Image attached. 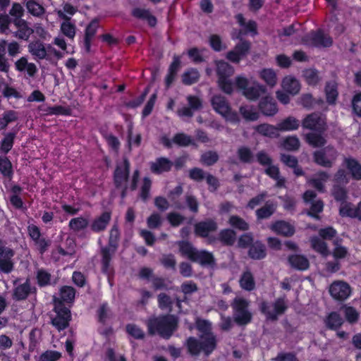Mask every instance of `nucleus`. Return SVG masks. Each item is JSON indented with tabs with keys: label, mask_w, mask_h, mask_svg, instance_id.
<instances>
[{
	"label": "nucleus",
	"mask_w": 361,
	"mask_h": 361,
	"mask_svg": "<svg viewBox=\"0 0 361 361\" xmlns=\"http://www.w3.org/2000/svg\"><path fill=\"white\" fill-rule=\"evenodd\" d=\"M196 325L201 334L200 342L195 338H189L187 342L188 350L193 355H197L201 351L209 354L214 350L216 342L214 335L211 332V323L206 320L197 319Z\"/></svg>",
	"instance_id": "obj_1"
},
{
	"label": "nucleus",
	"mask_w": 361,
	"mask_h": 361,
	"mask_svg": "<svg viewBox=\"0 0 361 361\" xmlns=\"http://www.w3.org/2000/svg\"><path fill=\"white\" fill-rule=\"evenodd\" d=\"M177 319L173 315L154 318L149 321L148 328L151 334H159L162 337L169 338L175 331Z\"/></svg>",
	"instance_id": "obj_2"
},
{
	"label": "nucleus",
	"mask_w": 361,
	"mask_h": 361,
	"mask_svg": "<svg viewBox=\"0 0 361 361\" xmlns=\"http://www.w3.org/2000/svg\"><path fill=\"white\" fill-rule=\"evenodd\" d=\"M235 82L236 87L250 100H257L261 95L267 93V87L257 82H253L252 86H248L249 80L244 76H237Z\"/></svg>",
	"instance_id": "obj_3"
},
{
	"label": "nucleus",
	"mask_w": 361,
	"mask_h": 361,
	"mask_svg": "<svg viewBox=\"0 0 361 361\" xmlns=\"http://www.w3.org/2000/svg\"><path fill=\"white\" fill-rule=\"evenodd\" d=\"M233 73V68L228 63L223 61H216L218 85L221 90L226 94H231L233 90V84L229 79Z\"/></svg>",
	"instance_id": "obj_4"
},
{
	"label": "nucleus",
	"mask_w": 361,
	"mask_h": 361,
	"mask_svg": "<svg viewBox=\"0 0 361 361\" xmlns=\"http://www.w3.org/2000/svg\"><path fill=\"white\" fill-rule=\"evenodd\" d=\"M212 105L214 111L231 123H238V114L231 111V109L224 97L216 95L212 98Z\"/></svg>",
	"instance_id": "obj_5"
},
{
	"label": "nucleus",
	"mask_w": 361,
	"mask_h": 361,
	"mask_svg": "<svg viewBox=\"0 0 361 361\" xmlns=\"http://www.w3.org/2000/svg\"><path fill=\"white\" fill-rule=\"evenodd\" d=\"M235 322L239 325L248 324L252 319V314L248 310V302L240 297H236L232 305Z\"/></svg>",
	"instance_id": "obj_6"
},
{
	"label": "nucleus",
	"mask_w": 361,
	"mask_h": 361,
	"mask_svg": "<svg viewBox=\"0 0 361 361\" xmlns=\"http://www.w3.org/2000/svg\"><path fill=\"white\" fill-rule=\"evenodd\" d=\"M54 310L56 317L52 319V324L59 331L66 329L71 319L70 310L63 306L59 298H54Z\"/></svg>",
	"instance_id": "obj_7"
},
{
	"label": "nucleus",
	"mask_w": 361,
	"mask_h": 361,
	"mask_svg": "<svg viewBox=\"0 0 361 361\" xmlns=\"http://www.w3.org/2000/svg\"><path fill=\"white\" fill-rule=\"evenodd\" d=\"M119 233L116 226H114L110 231L109 245L107 247L102 250V270L107 273L109 271V262L112 255L116 248V242L118 238Z\"/></svg>",
	"instance_id": "obj_8"
},
{
	"label": "nucleus",
	"mask_w": 361,
	"mask_h": 361,
	"mask_svg": "<svg viewBox=\"0 0 361 361\" xmlns=\"http://www.w3.org/2000/svg\"><path fill=\"white\" fill-rule=\"evenodd\" d=\"M317 164L324 167H331L337 157L336 151L332 147H326L314 153Z\"/></svg>",
	"instance_id": "obj_9"
},
{
	"label": "nucleus",
	"mask_w": 361,
	"mask_h": 361,
	"mask_svg": "<svg viewBox=\"0 0 361 361\" xmlns=\"http://www.w3.org/2000/svg\"><path fill=\"white\" fill-rule=\"evenodd\" d=\"M287 308L286 302L283 298L276 300L272 306L262 303V311L267 315L268 319H276L278 315L283 314Z\"/></svg>",
	"instance_id": "obj_10"
},
{
	"label": "nucleus",
	"mask_w": 361,
	"mask_h": 361,
	"mask_svg": "<svg viewBox=\"0 0 361 361\" xmlns=\"http://www.w3.org/2000/svg\"><path fill=\"white\" fill-rule=\"evenodd\" d=\"M329 292L334 298L343 300L350 296L351 289L346 282L343 281H336L332 283L330 286Z\"/></svg>",
	"instance_id": "obj_11"
},
{
	"label": "nucleus",
	"mask_w": 361,
	"mask_h": 361,
	"mask_svg": "<svg viewBox=\"0 0 361 361\" xmlns=\"http://www.w3.org/2000/svg\"><path fill=\"white\" fill-rule=\"evenodd\" d=\"M305 43L314 47H329L332 44L331 38L322 31L312 32L306 37Z\"/></svg>",
	"instance_id": "obj_12"
},
{
	"label": "nucleus",
	"mask_w": 361,
	"mask_h": 361,
	"mask_svg": "<svg viewBox=\"0 0 361 361\" xmlns=\"http://www.w3.org/2000/svg\"><path fill=\"white\" fill-rule=\"evenodd\" d=\"M302 126L305 128L322 131L325 130L326 119L319 114H312L304 118Z\"/></svg>",
	"instance_id": "obj_13"
},
{
	"label": "nucleus",
	"mask_w": 361,
	"mask_h": 361,
	"mask_svg": "<svg viewBox=\"0 0 361 361\" xmlns=\"http://www.w3.org/2000/svg\"><path fill=\"white\" fill-rule=\"evenodd\" d=\"M259 78L266 84L267 87L274 88L278 83V75L276 71L264 68L258 71Z\"/></svg>",
	"instance_id": "obj_14"
},
{
	"label": "nucleus",
	"mask_w": 361,
	"mask_h": 361,
	"mask_svg": "<svg viewBox=\"0 0 361 361\" xmlns=\"http://www.w3.org/2000/svg\"><path fill=\"white\" fill-rule=\"evenodd\" d=\"M129 162L124 159L118 164L114 173V180L118 186L124 185L127 180L129 172Z\"/></svg>",
	"instance_id": "obj_15"
},
{
	"label": "nucleus",
	"mask_w": 361,
	"mask_h": 361,
	"mask_svg": "<svg viewBox=\"0 0 361 361\" xmlns=\"http://www.w3.org/2000/svg\"><path fill=\"white\" fill-rule=\"evenodd\" d=\"M13 256V252L10 248L0 249V270L9 273L13 269V263L11 260Z\"/></svg>",
	"instance_id": "obj_16"
},
{
	"label": "nucleus",
	"mask_w": 361,
	"mask_h": 361,
	"mask_svg": "<svg viewBox=\"0 0 361 361\" xmlns=\"http://www.w3.org/2000/svg\"><path fill=\"white\" fill-rule=\"evenodd\" d=\"M250 48V44L247 42H241L236 45L235 49L229 51L227 54V59L234 63H238L244 56Z\"/></svg>",
	"instance_id": "obj_17"
},
{
	"label": "nucleus",
	"mask_w": 361,
	"mask_h": 361,
	"mask_svg": "<svg viewBox=\"0 0 361 361\" xmlns=\"http://www.w3.org/2000/svg\"><path fill=\"white\" fill-rule=\"evenodd\" d=\"M281 87L291 95L297 94L300 90L299 81L291 75L284 77L281 81Z\"/></svg>",
	"instance_id": "obj_18"
},
{
	"label": "nucleus",
	"mask_w": 361,
	"mask_h": 361,
	"mask_svg": "<svg viewBox=\"0 0 361 361\" xmlns=\"http://www.w3.org/2000/svg\"><path fill=\"white\" fill-rule=\"evenodd\" d=\"M28 51L35 60H42L47 58L46 45L39 40L31 42L28 44Z\"/></svg>",
	"instance_id": "obj_19"
},
{
	"label": "nucleus",
	"mask_w": 361,
	"mask_h": 361,
	"mask_svg": "<svg viewBox=\"0 0 361 361\" xmlns=\"http://www.w3.org/2000/svg\"><path fill=\"white\" fill-rule=\"evenodd\" d=\"M259 108L266 116H273L278 111L276 103L270 95H266L259 103Z\"/></svg>",
	"instance_id": "obj_20"
},
{
	"label": "nucleus",
	"mask_w": 361,
	"mask_h": 361,
	"mask_svg": "<svg viewBox=\"0 0 361 361\" xmlns=\"http://www.w3.org/2000/svg\"><path fill=\"white\" fill-rule=\"evenodd\" d=\"M343 166L345 167L355 180H361V164L355 159L345 158Z\"/></svg>",
	"instance_id": "obj_21"
},
{
	"label": "nucleus",
	"mask_w": 361,
	"mask_h": 361,
	"mask_svg": "<svg viewBox=\"0 0 361 361\" xmlns=\"http://www.w3.org/2000/svg\"><path fill=\"white\" fill-rule=\"evenodd\" d=\"M161 143L167 147H170L172 143H175L180 146H187L192 143V140L190 136H188L183 133H178L176 135L172 141H171L167 137L163 136L161 138Z\"/></svg>",
	"instance_id": "obj_22"
},
{
	"label": "nucleus",
	"mask_w": 361,
	"mask_h": 361,
	"mask_svg": "<svg viewBox=\"0 0 361 361\" xmlns=\"http://www.w3.org/2000/svg\"><path fill=\"white\" fill-rule=\"evenodd\" d=\"M188 104L190 107H183L178 111V114L180 116L191 117L193 114L192 111L199 109L202 103L200 99L196 97L189 96L188 97Z\"/></svg>",
	"instance_id": "obj_23"
},
{
	"label": "nucleus",
	"mask_w": 361,
	"mask_h": 361,
	"mask_svg": "<svg viewBox=\"0 0 361 361\" xmlns=\"http://www.w3.org/2000/svg\"><path fill=\"white\" fill-rule=\"evenodd\" d=\"M340 214L343 216L356 217L361 220V202L357 207H355L350 203H341L340 207Z\"/></svg>",
	"instance_id": "obj_24"
},
{
	"label": "nucleus",
	"mask_w": 361,
	"mask_h": 361,
	"mask_svg": "<svg viewBox=\"0 0 361 361\" xmlns=\"http://www.w3.org/2000/svg\"><path fill=\"white\" fill-rule=\"evenodd\" d=\"M15 25L18 27V30L15 33V36L20 39L27 40L34 30L30 28L27 23L21 19H16L14 21Z\"/></svg>",
	"instance_id": "obj_25"
},
{
	"label": "nucleus",
	"mask_w": 361,
	"mask_h": 361,
	"mask_svg": "<svg viewBox=\"0 0 361 361\" xmlns=\"http://www.w3.org/2000/svg\"><path fill=\"white\" fill-rule=\"evenodd\" d=\"M270 228L275 233L284 236L292 235L295 233L294 227L286 221H279L273 224Z\"/></svg>",
	"instance_id": "obj_26"
},
{
	"label": "nucleus",
	"mask_w": 361,
	"mask_h": 361,
	"mask_svg": "<svg viewBox=\"0 0 361 361\" xmlns=\"http://www.w3.org/2000/svg\"><path fill=\"white\" fill-rule=\"evenodd\" d=\"M111 219V213L109 212H104L101 216L96 218L91 224V228L94 232L104 231Z\"/></svg>",
	"instance_id": "obj_27"
},
{
	"label": "nucleus",
	"mask_w": 361,
	"mask_h": 361,
	"mask_svg": "<svg viewBox=\"0 0 361 361\" xmlns=\"http://www.w3.org/2000/svg\"><path fill=\"white\" fill-rule=\"evenodd\" d=\"M173 166L172 161L164 157L157 159L151 164V170L156 173H161L169 171Z\"/></svg>",
	"instance_id": "obj_28"
},
{
	"label": "nucleus",
	"mask_w": 361,
	"mask_h": 361,
	"mask_svg": "<svg viewBox=\"0 0 361 361\" xmlns=\"http://www.w3.org/2000/svg\"><path fill=\"white\" fill-rule=\"evenodd\" d=\"M99 27V21L96 19L92 20L87 26L85 32V45L87 51L90 50L91 42Z\"/></svg>",
	"instance_id": "obj_29"
},
{
	"label": "nucleus",
	"mask_w": 361,
	"mask_h": 361,
	"mask_svg": "<svg viewBox=\"0 0 361 361\" xmlns=\"http://www.w3.org/2000/svg\"><path fill=\"white\" fill-rule=\"evenodd\" d=\"M277 126L280 131H293L298 129L300 121L293 116H289L279 123Z\"/></svg>",
	"instance_id": "obj_30"
},
{
	"label": "nucleus",
	"mask_w": 361,
	"mask_h": 361,
	"mask_svg": "<svg viewBox=\"0 0 361 361\" xmlns=\"http://www.w3.org/2000/svg\"><path fill=\"white\" fill-rule=\"evenodd\" d=\"M216 229V224L213 221L200 222L195 226V232L197 235L205 237L212 231Z\"/></svg>",
	"instance_id": "obj_31"
},
{
	"label": "nucleus",
	"mask_w": 361,
	"mask_h": 361,
	"mask_svg": "<svg viewBox=\"0 0 361 361\" xmlns=\"http://www.w3.org/2000/svg\"><path fill=\"white\" fill-rule=\"evenodd\" d=\"M192 261L206 266H213L214 264V259L212 254L204 250L197 251Z\"/></svg>",
	"instance_id": "obj_32"
},
{
	"label": "nucleus",
	"mask_w": 361,
	"mask_h": 361,
	"mask_svg": "<svg viewBox=\"0 0 361 361\" xmlns=\"http://www.w3.org/2000/svg\"><path fill=\"white\" fill-rule=\"evenodd\" d=\"M240 113L245 120L251 121L257 120L259 116V113L257 109L250 105L240 106Z\"/></svg>",
	"instance_id": "obj_33"
},
{
	"label": "nucleus",
	"mask_w": 361,
	"mask_h": 361,
	"mask_svg": "<svg viewBox=\"0 0 361 361\" xmlns=\"http://www.w3.org/2000/svg\"><path fill=\"white\" fill-rule=\"evenodd\" d=\"M288 261L293 267L300 270H305L309 267L307 259L302 255H293L289 257Z\"/></svg>",
	"instance_id": "obj_34"
},
{
	"label": "nucleus",
	"mask_w": 361,
	"mask_h": 361,
	"mask_svg": "<svg viewBox=\"0 0 361 361\" xmlns=\"http://www.w3.org/2000/svg\"><path fill=\"white\" fill-rule=\"evenodd\" d=\"M329 180V175L321 172L315 175V176L308 180V183L317 189L319 191H323L325 183Z\"/></svg>",
	"instance_id": "obj_35"
},
{
	"label": "nucleus",
	"mask_w": 361,
	"mask_h": 361,
	"mask_svg": "<svg viewBox=\"0 0 361 361\" xmlns=\"http://www.w3.org/2000/svg\"><path fill=\"white\" fill-rule=\"evenodd\" d=\"M181 78L183 84L190 85L198 81L200 73L196 69L190 68L183 73Z\"/></svg>",
	"instance_id": "obj_36"
},
{
	"label": "nucleus",
	"mask_w": 361,
	"mask_h": 361,
	"mask_svg": "<svg viewBox=\"0 0 361 361\" xmlns=\"http://www.w3.org/2000/svg\"><path fill=\"white\" fill-rule=\"evenodd\" d=\"M255 130L264 136L276 137L279 135L278 126H273L269 124H262L255 127Z\"/></svg>",
	"instance_id": "obj_37"
},
{
	"label": "nucleus",
	"mask_w": 361,
	"mask_h": 361,
	"mask_svg": "<svg viewBox=\"0 0 361 361\" xmlns=\"http://www.w3.org/2000/svg\"><path fill=\"white\" fill-rule=\"evenodd\" d=\"M178 245L181 255L193 260L197 250H196L190 243L186 241L178 242Z\"/></svg>",
	"instance_id": "obj_38"
},
{
	"label": "nucleus",
	"mask_w": 361,
	"mask_h": 361,
	"mask_svg": "<svg viewBox=\"0 0 361 361\" xmlns=\"http://www.w3.org/2000/svg\"><path fill=\"white\" fill-rule=\"evenodd\" d=\"M249 255L256 259L264 258L266 255L264 245L259 242H255L250 248Z\"/></svg>",
	"instance_id": "obj_39"
},
{
	"label": "nucleus",
	"mask_w": 361,
	"mask_h": 361,
	"mask_svg": "<svg viewBox=\"0 0 361 361\" xmlns=\"http://www.w3.org/2000/svg\"><path fill=\"white\" fill-rule=\"evenodd\" d=\"M311 246L316 252L324 257L329 255L326 244L317 237L311 239Z\"/></svg>",
	"instance_id": "obj_40"
},
{
	"label": "nucleus",
	"mask_w": 361,
	"mask_h": 361,
	"mask_svg": "<svg viewBox=\"0 0 361 361\" xmlns=\"http://www.w3.org/2000/svg\"><path fill=\"white\" fill-rule=\"evenodd\" d=\"M89 224L87 219L80 216L73 218L69 221V227L74 231H80L85 228Z\"/></svg>",
	"instance_id": "obj_41"
},
{
	"label": "nucleus",
	"mask_w": 361,
	"mask_h": 361,
	"mask_svg": "<svg viewBox=\"0 0 361 361\" xmlns=\"http://www.w3.org/2000/svg\"><path fill=\"white\" fill-rule=\"evenodd\" d=\"M240 284L243 289L247 290H251L255 288L254 279L250 271L243 273L240 280Z\"/></svg>",
	"instance_id": "obj_42"
},
{
	"label": "nucleus",
	"mask_w": 361,
	"mask_h": 361,
	"mask_svg": "<svg viewBox=\"0 0 361 361\" xmlns=\"http://www.w3.org/2000/svg\"><path fill=\"white\" fill-rule=\"evenodd\" d=\"M61 32L68 37L73 39L75 35V25L70 20H65L61 25Z\"/></svg>",
	"instance_id": "obj_43"
},
{
	"label": "nucleus",
	"mask_w": 361,
	"mask_h": 361,
	"mask_svg": "<svg viewBox=\"0 0 361 361\" xmlns=\"http://www.w3.org/2000/svg\"><path fill=\"white\" fill-rule=\"evenodd\" d=\"M325 323L329 328L335 329L341 326L343 319L337 313L332 312L326 319Z\"/></svg>",
	"instance_id": "obj_44"
},
{
	"label": "nucleus",
	"mask_w": 361,
	"mask_h": 361,
	"mask_svg": "<svg viewBox=\"0 0 361 361\" xmlns=\"http://www.w3.org/2000/svg\"><path fill=\"white\" fill-rule=\"evenodd\" d=\"M326 97L327 102L329 104H334L337 97L338 91L335 82H329L326 85L325 88Z\"/></svg>",
	"instance_id": "obj_45"
},
{
	"label": "nucleus",
	"mask_w": 361,
	"mask_h": 361,
	"mask_svg": "<svg viewBox=\"0 0 361 361\" xmlns=\"http://www.w3.org/2000/svg\"><path fill=\"white\" fill-rule=\"evenodd\" d=\"M6 48V41H0V71L3 72H8L9 69V64L5 57Z\"/></svg>",
	"instance_id": "obj_46"
},
{
	"label": "nucleus",
	"mask_w": 361,
	"mask_h": 361,
	"mask_svg": "<svg viewBox=\"0 0 361 361\" xmlns=\"http://www.w3.org/2000/svg\"><path fill=\"white\" fill-rule=\"evenodd\" d=\"M265 171L268 176L276 180V185L278 187L283 186L285 182L284 179L280 178L279 169L276 166L269 165Z\"/></svg>",
	"instance_id": "obj_47"
},
{
	"label": "nucleus",
	"mask_w": 361,
	"mask_h": 361,
	"mask_svg": "<svg viewBox=\"0 0 361 361\" xmlns=\"http://www.w3.org/2000/svg\"><path fill=\"white\" fill-rule=\"evenodd\" d=\"M75 289L71 286H63L61 288L60 295L62 301L71 302L75 298Z\"/></svg>",
	"instance_id": "obj_48"
},
{
	"label": "nucleus",
	"mask_w": 361,
	"mask_h": 361,
	"mask_svg": "<svg viewBox=\"0 0 361 361\" xmlns=\"http://www.w3.org/2000/svg\"><path fill=\"white\" fill-rule=\"evenodd\" d=\"M30 291L28 281L16 288L14 296L17 300H23L27 298Z\"/></svg>",
	"instance_id": "obj_49"
},
{
	"label": "nucleus",
	"mask_w": 361,
	"mask_h": 361,
	"mask_svg": "<svg viewBox=\"0 0 361 361\" xmlns=\"http://www.w3.org/2000/svg\"><path fill=\"white\" fill-rule=\"evenodd\" d=\"M26 8L29 13L36 16L42 15L44 11V8L34 0H27Z\"/></svg>",
	"instance_id": "obj_50"
},
{
	"label": "nucleus",
	"mask_w": 361,
	"mask_h": 361,
	"mask_svg": "<svg viewBox=\"0 0 361 361\" xmlns=\"http://www.w3.org/2000/svg\"><path fill=\"white\" fill-rule=\"evenodd\" d=\"M305 81L310 85H315L319 80L318 73L314 69H307L303 73Z\"/></svg>",
	"instance_id": "obj_51"
},
{
	"label": "nucleus",
	"mask_w": 361,
	"mask_h": 361,
	"mask_svg": "<svg viewBox=\"0 0 361 361\" xmlns=\"http://www.w3.org/2000/svg\"><path fill=\"white\" fill-rule=\"evenodd\" d=\"M46 52L47 58H45L44 59L50 62H52L54 60H59L63 56V54L61 51L56 50L51 44L46 45Z\"/></svg>",
	"instance_id": "obj_52"
},
{
	"label": "nucleus",
	"mask_w": 361,
	"mask_h": 361,
	"mask_svg": "<svg viewBox=\"0 0 361 361\" xmlns=\"http://www.w3.org/2000/svg\"><path fill=\"white\" fill-rule=\"evenodd\" d=\"M0 171L4 176L12 174V164L6 157H0Z\"/></svg>",
	"instance_id": "obj_53"
},
{
	"label": "nucleus",
	"mask_w": 361,
	"mask_h": 361,
	"mask_svg": "<svg viewBox=\"0 0 361 361\" xmlns=\"http://www.w3.org/2000/svg\"><path fill=\"white\" fill-rule=\"evenodd\" d=\"M17 118L18 116L15 111H9L5 112L0 120V128L2 130L5 129L9 123L16 121Z\"/></svg>",
	"instance_id": "obj_54"
},
{
	"label": "nucleus",
	"mask_w": 361,
	"mask_h": 361,
	"mask_svg": "<svg viewBox=\"0 0 361 361\" xmlns=\"http://www.w3.org/2000/svg\"><path fill=\"white\" fill-rule=\"evenodd\" d=\"M56 12L60 18L64 20H70V17L68 16H71L74 15L76 12V8L69 4H65L63 6V9L58 10Z\"/></svg>",
	"instance_id": "obj_55"
},
{
	"label": "nucleus",
	"mask_w": 361,
	"mask_h": 361,
	"mask_svg": "<svg viewBox=\"0 0 361 361\" xmlns=\"http://www.w3.org/2000/svg\"><path fill=\"white\" fill-rule=\"evenodd\" d=\"M275 206L273 204H266L261 209L257 210L256 214L258 219H265L269 217L274 212Z\"/></svg>",
	"instance_id": "obj_56"
},
{
	"label": "nucleus",
	"mask_w": 361,
	"mask_h": 361,
	"mask_svg": "<svg viewBox=\"0 0 361 361\" xmlns=\"http://www.w3.org/2000/svg\"><path fill=\"white\" fill-rule=\"evenodd\" d=\"M14 137L15 134L9 133L6 135L5 137L2 140L1 143V150L5 154L8 152L10 149L12 148Z\"/></svg>",
	"instance_id": "obj_57"
},
{
	"label": "nucleus",
	"mask_w": 361,
	"mask_h": 361,
	"mask_svg": "<svg viewBox=\"0 0 361 361\" xmlns=\"http://www.w3.org/2000/svg\"><path fill=\"white\" fill-rule=\"evenodd\" d=\"M299 140L295 136H289L286 137L283 143V148L288 150L298 149L299 148Z\"/></svg>",
	"instance_id": "obj_58"
},
{
	"label": "nucleus",
	"mask_w": 361,
	"mask_h": 361,
	"mask_svg": "<svg viewBox=\"0 0 361 361\" xmlns=\"http://www.w3.org/2000/svg\"><path fill=\"white\" fill-rule=\"evenodd\" d=\"M236 19L240 24V25L245 29V32H255L256 30V24L254 21H249L245 23L243 16L241 14H238L236 16Z\"/></svg>",
	"instance_id": "obj_59"
},
{
	"label": "nucleus",
	"mask_w": 361,
	"mask_h": 361,
	"mask_svg": "<svg viewBox=\"0 0 361 361\" xmlns=\"http://www.w3.org/2000/svg\"><path fill=\"white\" fill-rule=\"evenodd\" d=\"M306 139L307 142L314 147H320L325 144L324 137L313 133L307 134Z\"/></svg>",
	"instance_id": "obj_60"
},
{
	"label": "nucleus",
	"mask_w": 361,
	"mask_h": 361,
	"mask_svg": "<svg viewBox=\"0 0 361 361\" xmlns=\"http://www.w3.org/2000/svg\"><path fill=\"white\" fill-rule=\"evenodd\" d=\"M61 357V353L55 350H47L40 355L39 361H57Z\"/></svg>",
	"instance_id": "obj_61"
},
{
	"label": "nucleus",
	"mask_w": 361,
	"mask_h": 361,
	"mask_svg": "<svg viewBox=\"0 0 361 361\" xmlns=\"http://www.w3.org/2000/svg\"><path fill=\"white\" fill-rule=\"evenodd\" d=\"M231 226L242 231L248 229V224L241 218L237 216H232L229 219Z\"/></svg>",
	"instance_id": "obj_62"
},
{
	"label": "nucleus",
	"mask_w": 361,
	"mask_h": 361,
	"mask_svg": "<svg viewBox=\"0 0 361 361\" xmlns=\"http://www.w3.org/2000/svg\"><path fill=\"white\" fill-rule=\"evenodd\" d=\"M221 240L227 245H232L235 239V233L231 229L222 231L220 233Z\"/></svg>",
	"instance_id": "obj_63"
},
{
	"label": "nucleus",
	"mask_w": 361,
	"mask_h": 361,
	"mask_svg": "<svg viewBox=\"0 0 361 361\" xmlns=\"http://www.w3.org/2000/svg\"><path fill=\"white\" fill-rule=\"evenodd\" d=\"M352 107L353 112L361 117V92L354 95L352 99Z\"/></svg>",
	"instance_id": "obj_64"
}]
</instances>
